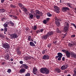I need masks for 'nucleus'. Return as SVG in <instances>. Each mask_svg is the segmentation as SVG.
Returning <instances> with one entry per match:
<instances>
[{"label":"nucleus","mask_w":76,"mask_h":76,"mask_svg":"<svg viewBox=\"0 0 76 76\" xmlns=\"http://www.w3.org/2000/svg\"><path fill=\"white\" fill-rule=\"evenodd\" d=\"M4 31L5 32H7V27H4Z\"/></svg>","instance_id":"473e14b6"},{"label":"nucleus","mask_w":76,"mask_h":76,"mask_svg":"<svg viewBox=\"0 0 76 76\" xmlns=\"http://www.w3.org/2000/svg\"><path fill=\"white\" fill-rule=\"evenodd\" d=\"M36 14H38L39 15L41 16H42V12H40L38 10H36L35 11Z\"/></svg>","instance_id":"1a4fd4ad"},{"label":"nucleus","mask_w":76,"mask_h":76,"mask_svg":"<svg viewBox=\"0 0 76 76\" xmlns=\"http://www.w3.org/2000/svg\"><path fill=\"white\" fill-rule=\"evenodd\" d=\"M10 6L11 7H13V8H15L16 7V6H15V5L12 4H11L10 5Z\"/></svg>","instance_id":"7c9ffc66"},{"label":"nucleus","mask_w":76,"mask_h":76,"mask_svg":"<svg viewBox=\"0 0 76 76\" xmlns=\"http://www.w3.org/2000/svg\"><path fill=\"white\" fill-rule=\"evenodd\" d=\"M49 72H50V71H49L48 69H47V68H45V73L46 74H48L49 73Z\"/></svg>","instance_id":"2eb2a0df"},{"label":"nucleus","mask_w":76,"mask_h":76,"mask_svg":"<svg viewBox=\"0 0 76 76\" xmlns=\"http://www.w3.org/2000/svg\"><path fill=\"white\" fill-rule=\"evenodd\" d=\"M30 46H31V47H35V45L34 43L32 42H30Z\"/></svg>","instance_id":"dca6fc26"},{"label":"nucleus","mask_w":76,"mask_h":76,"mask_svg":"<svg viewBox=\"0 0 76 76\" xmlns=\"http://www.w3.org/2000/svg\"><path fill=\"white\" fill-rule=\"evenodd\" d=\"M9 23H10L11 25V26H14V24L12 21H10L9 22Z\"/></svg>","instance_id":"412c9836"},{"label":"nucleus","mask_w":76,"mask_h":76,"mask_svg":"<svg viewBox=\"0 0 76 76\" xmlns=\"http://www.w3.org/2000/svg\"><path fill=\"white\" fill-rule=\"evenodd\" d=\"M44 31V29H40V32H43V31Z\"/></svg>","instance_id":"864d4df0"},{"label":"nucleus","mask_w":76,"mask_h":76,"mask_svg":"<svg viewBox=\"0 0 76 76\" xmlns=\"http://www.w3.org/2000/svg\"><path fill=\"white\" fill-rule=\"evenodd\" d=\"M20 73H24L25 72V70L23 69H21L20 70Z\"/></svg>","instance_id":"b1692460"},{"label":"nucleus","mask_w":76,"mask_h":76,"mask_svg":"<svg viewBox=\"0 0 76 76\" xmlns=\"http://www.w3.org/2000/svg\"><path fill=\"white\" fill-rule=\"evenodd\" d=\"M29 18H30V19H32L33 18V17H34V15H33L30 13L29 14Z\"/></svg>","instance_id":"4be33fe9"},{"label":"nucleus","mask_w":76,"mask_h":76,"mask_svg":"<svg viewBox=\"0 0 76 76\" xmlns=\"http://www.w3.org/2000/svg\"><path fill=\"white\" fill-rule=\"evenodd\" d=\"M73 56L74 58H76V54H73Z\"/></svg>","instance_id":"8fccbe9b"},{"label":"nucleus","mask_w":76,"mask_h":76,"mask_svg":"<svg viewBox=\"0 0 76 76\" xmlns=\"http://www.w3.org/2000/svg\"><path fill=\"white\" fill-rule=\"evenodd\" d=\"M43 59L44 60H48L50 58V56H49L47 55H44L42 57Z\"/></svg>","instance_id":"6e6552de"},{"label":"nucleus","mask_w":76,"mask_h":76,"mask_svg":"<svg viewBox=\"0 0 76 76\" xmlns=\"http://www.w3.org/2000/svg\"><path fill=\"white\" fill-rule=\"evenodd\" d=\"M66 10H69V8L67 7H66Z\"/></svg>","instance_id":"bf43d9fd"},{"label":"nucleus","mask_w":76,"mask_h":76,"mask_svg":"<svg viewBox=\"0 0 76 76\" xmlns=\"http://www.w3.org/2000/svg\"><path fill=\"white\" fill-rule=\"evenodd\" d=\"M50 19V18H46V20L48 22L49 21Z\"/></svg>","instance_id":"79ce46f5"},{"label":"nucleus","mask_w":76,"mask_h":76,"mask_svg":"<svg viewBox=\"0 0 76 76\" xmlns=\"http://www.w3.org/2000/svg\"><path fill=\"white\" fill-rule=\"evenodd\" d=\"M56 32H58V33H61V31L59 30L58 28H57L56 29Z\"/></svg>","instance_id":"c756f323"},{"label":"nucleus","mask_w":76,"mask_h":76,"mask_svg":"<svg viewBox=\"0 0 76 76\" xmlns=\"http://www.w3.org/2000/svg\"><path fill=\"white\" fill-rule=\"evenodd\" d=\"M67 6H68L69 7H70V8H72V4H71L70 3H67Z\"/></svg>","instance_id":"bb28decb"},{"label":"nucleus","mask_w":76,"mask_h":76,"mask_svg":"<svg viewBox=\"0 0 76 76\" xmlns=\"http://www.w3.org/2000/svg\"><path fill=\"white\" fill-rule=\"evenodd\" d=\"M23 9V11L24 12H25L26 15H27V13H26V12H27V11H28V10H27V9H26V8H24V7Z\"/></svg>","instance_id":"a878e982"},{"label":"nucleus","mask_w":76,"mask_h":76,"mask_svg":"<svg viewBox=\"0 0 76 76\" xmlns=\"http://www.w3.org/2000/svg\"><path fill=\"white\" fill-rule=\"evenodd\" d=\"M71 38H74V37H75V35L74 34V35H71Z\"/></svg>","instance_id":"a18cd8bd"},{"label":"nucleus","mask_w":76,"mask_h":76,"mask_svg":"<svg viewBox=\"0 0 76 76\" xmlns=\"http://www.w3.org/2000/svg\"><path fill=\"white\" fill-rule=\"evenodd\" d=\"M47 22H48L47 21V20H45L43 21V23H44V24H46V23H47Z\"/></svg>","instance_id":"2f4dec72"},{"label":"nucleus","mask_w":76,"mask_h":76,"mask_svg":"<svg viewBox=\"0 0 76 76\" xmlns=\"http://www.w3.org/2000/svg\"><path fill=\"white\" fill-rule=\"evenodd\" d=\"M53 31H50L47 33V34L45 35H43L42 37V39H47V38L49 36H50L51 35H53Z\"/></svg>","instance_id":"f257e3e1"},{"label":"nucleus","mask_w":76,"mask_h":76,"mask_svg":"<svg viewBox=\"0 0 76 76\" xmlns=\"http://www.w3.org/2000/svg\"><path fill=\"white\" fill-rule=\"evenodd\" d=\"M36 32L37 34H39V33L40 32V31L39 30H37L36 31Z\"/></svg>","instance_id":"de8ad7c7"},{"label":"nucleus","mask_w":76,"mask_h":76,"mask_svg":"<svg viewBox=\"0 0 76 76\" xmlns=\"http://www.w3.org/2000/svg\"><path fill=\"white\" fill-rule=\"evenodd\" d=\"M10 37L11 39H15V38H17L18 37V34H12L10 35Z\"/></svg>","instance_id":"20e7f679"},{"label":"nucleus","mask_w":76,"mask_h":76,"mask_svg":"<svg viewBox=\"0 0 76 76\" xmlns=\"http://www.w3.org/2000/svg\"><path fill=\"white\" fill-rule=\"evenodd\" d=\"M54 8L56 10H55L56 12L57 13H59L60 12V11H59L60 10V8L57 6H54Z\"/></svg>","instance_id":"0eeeda50"},{"label":"nucleus","mask_w":76,"mask_h":76,"mask_svg":"<svg viewBox=\"0 0 76 76\" xmlns=\"http://www.w3.org/2000/svg\"><path fill=\"white\" fill-rule=\"evenodd\" d=\"M18 5L21 8V9H23V7H24V6L22 4L20 3H19Z\"/></svg>","instance_id":"a211bd4d"},{"label":"nucleus","mask_w":76,"mask_h":76,"mask_svg":"<svg viewBox=\"0 0 76 76\" xmlns=\"http://www.w3.org/2000/svg\"><path fill=\"white\" fill-rule=\"evenodd\" d=\"M62 10L64 12H66V11H67L66 7H63L62 9Z\"/></svg>","instance_id":"cd10ccee"},{"label":"nucleus","mask_w":76,"mask_h":76,"mask_svg":"<svg viewBox=\"0 0 76 76\" xmlns=\"http://www.w3.org/2000/svg\"><path fill=\"white\" fill-rule=\"evenodd\" d=\"M6 10L4 9H0V13H3L5 12Z\"/></svg>","instance_id":"393cba45"},{"label":"nucleus","mask_w":76,"mask_h":76,"mask_svg":"<svg viewBox=\"0 0 76 76\" xmlns=\"http://www.w3.org/2000/svg\"><path fill=\"white\" fill-rule=\"evenodd\" d=\"M4 58H5V60H9V54H7L5 56Z\"/></svg>","instance_id":"6ab92c4d"},{"label":"nucleus","mask_w":76,"mask_h":76,"mask_svg":"<svg viewBox=\"0 0 76 76\" xmlns=\"http://www.w3.org/2000/svg\"><path fill=\"white\" fill-rule=\"evenodd\" d=\"M55 72H56L57 73H60L61 72V70L59 68H56L55 69Z\"/></svg>","instance_id":"f3484780"},{"label":"nucleus","mask_w":76,"mask_h":76,"mask_svg":"<svg viewBox=\"0 0 76 76\" xmlns=\"http://www.w3.org/2000/svg\"><path fill=\"white\" fill-rule=\"evenodd\" d=\"M21 67H22L23 68H25V69H27L28 67V66H27V65L25 64H22L21 65Z\"/></svg>","instance_id":"ddd939ff"},{"label":"nucleus","mask_w":76,"mask_h":76,"mask_svg":"<svg viewBox=\"0 0 76 76\" xmlns=\"http://www.w3.org/2000/svg\"><path fill=\"white\" fill-rule=\"evenodd\" d=\"M51 44H49L48 45V47L49 48H50L51 47Z\"/></svg>","instance_id":"58836bf2"},{"label":"nucleus","mask_w":76,"mask_h":76,"mask_svg":"<svg viewBox=\"0 0 76 76\" xmlns=\"http://www.w3.org/2000/svg\"><path fill=\"white\" fill-rule=\"evenodd\" d=\"M20 64H23V61H20Z\"/></svg>","instance_id":"6e6d98bb"},{"label":"nucleus","mask_w":76,"mask_h":76,"mask_svg":"<svg viewBox=\"0 0 76 76\" xmlns=\"http://www.w3.org/2000/svg\"><path fill=\"white\" fill-rule=\"evenodd\" d=\"M64 60H65V59H64V57H63L62 58V61H64Z\"/></svg>","instance_id":"680f3d73"},{"label":"nucleus","mask_w":76,"mask_h":76,"mask_svg":"<svg viewBox=\"0 0 76 76\" xmlns=\"http://www.w3.org/2000/svg\"><path fill=\"white\" fill-rule=\"evenodd\" d=\"M24 60L26 61V60H28V56H26L24 58Z\"/></svg>","instance_id":"c9c22d12"},{"label":"nucleus","mask_w":76,"mask_h":76,"mask_svg":"<svg viewBox=\"0 0 76 76\" xmlns=\"http://www.w3.org/2000/svg\"><path fill=\"white\" fill-rule=\"evenodd\" d=\"M10 60L11 61H13V58H11Z\"/></svg>","instance_id":"0e129e2a"},{"label":"nucleus","mask_w":76,"mask_h":76,"mask_svg":"<svg viewBox=\"0 0 76 76\" xmlns=\"http://www.w3.org/2000/svg\"><path fill=\"white\" fill-rule=\"evenodd\" d=\"M13 18H15V19H17V18H18V17H17V16L15 15H13Z\"/></svg>","instance_id":"09e8293b"},{"label":"nucleus","mask_w":76,"mask_h":76,"mask_svg":"<svg viewBox=\"0 0 76 76\" xmlns=\"http://www.w3.org/2000/svg\"><path fill=\"white\" fill-rule=\"evenodd\" d=\"M33 73L34 75H36L37 73V69L35 67H34L33 69Z\"/></svg>","instance_id":"9d476101"},{"label":"nucleus","mask_w":76,"mask_h":76,"mask_svg":"<svg viewBox=\"0 0 76 76\" xmlns=\"http://www.w3.org/2000/svg\"><path fill=\"white\" fill-rule=\"evenodd\" d=\"M17 53L18 54H21V52L20 50H17Z\"/></svg>","instance_id":"f704fd0d"},{"label":"nucleus","mask_w":76,"mask_h":76,"mask_svg":"<svg viewBox=\"0 0 76 76\" xmlns=\"http://www.w3.org/2000/svg\"><path fill=\"white\" fill-rule=\"evenodd\" d=\"M46 53V50H43L42 52V53L43 54H45V53Z\"/></svg>","instance_id":"4c0bfd02"},{"label":"nucleus","mask_w":76,"mask_h":76,"mask_svg":"<svg viewBox=\"0 0 76 76\" xmlns=\"http://www.w3.org/2000/svg\"><path fill=\"white\" fill-rule=\"evenodd\" d=\"M0 31H4V29H3V28H1L0 29Z\"/></svg>","instance_id":"052dcab7"},{"label":"nucleus","mask_w":76,"mask_h":76,"mask_svg":"<svg viewBox=\"0 0 76 76\" xmlns=\"http://www.w3.org/2000/svg\"><path fill=\"white\" fill-rule=\"evenodd\" d=\"M69 47H72L73 46V44L70 43H69L68 44Z\"/></svg>","instance_id":"72a5a7b5"},{"label":"nucleus","mask_w":76,"mask_h":76,"mask_svg":"<svg viewBox=\"0 0 76 76\" xmlns=\"http://www.w3.org/2000/svg\"><path fill=\"white\" fill-rule=\"evenodd\" d=\"M67 33H66L65 34H64V36L65 37H66V35H67Z\"/></svg>","instance_id":"e2e57ef3"},{"label":"nucleus","mask_w":76,"mask_h":76,"mask_svg":"<svg viewBox=\"0 0 76 76\" xmlns=\"http://www.w3.org/2000/svg\"><path fill=\"white\" fill-rule=\"evenodd\" d=\"M2 47L4 48H7V49H9L10 48L9 44L6 42L2 44Z\"/></svg>","instance_id":"7ed1b4c3"},{"label":"nucleus","mask_w":76,"mask_h":76,"mask_svg":"<svg viewBox=\"0 0 76 76\" xmlns=\"http://www.w3.org/2000/svg\"><path fill=\"white\" fill-rule=\"evenodd\" d=\"M40 15H37L36 16V18L37 19H39L40 18Z\"/></svg>","instance_id":"e433bc0d"},{"label":"nucleus","mask_w":76,"mask_h":76,"mask_svg":"<svg viewBox=\"0 0 76 76\" xmlns=\"http://www.w3.org/2000/svg\"><path fill=\"white\" fill-rule=\"evenodd\" d=\"M74 72L75 73V74H76V71H74Z\"/></svg>","instance_id":"774afa93"},{"label":"nucleus","mask_w":76,"mask_h":76,"mask_svg":"<svg viewBox=\"0 0 76 76\" xmlns=\"http://www.w3.org/2000/svg\"><path fill=\"white\" fill-rule=\"evenodd\" d=\"M27 58H28V60H29L31 58V57L30 56H27Z\"/></svg>","instance_id":"5fc2aeb1"},{"label":"nucleus","mask_w":76,"mask_h":76,"mask_svg":"<svg viewBox=\"0 0 76 76\" xmlns=\"http://www.w3.org/2000/svg\"><path fill=\"white\" fill-rule=\"evenodd\" d=\"M9 16H10V18H13V15H9Z\"/></svg>","instance_id":"603ef678"},{"label":"nucleus","mask_w":76,"mask_h":76,"mask_svg":"<svg viewBox=\"0 0 76 76\" xmlns=\"http://www.w3.org/2000/svg\"><path fill=\"white\" fill-rule=\"evenodd\" d=\"M4 0H1V2L2 3H4Z\"/></svg>","instance_id":"13d9d810"},{"label":"nucleus","mask_w":76,"mask_h":76,"mask_svg":"<svg viewBox=\"0 0 76 76\" xmlns=\"http://www.w3.org/2000/svg\"><path fill=\"white\" fill-rule=\"evenodd\" d=\"M55 23L57 25V26H60V23L59 22H58V21H59L58 19V18H57V17H55Z\"/></svg>","instance_id":"423d86ee"},{"label":"nucleus","mask_w":76,"mask_h":76,"mask_svg":"<svg viewBox=\"0 0 76 76\" xmlns=\"http://www.w3.org/2000/svg\"><path fill=\"white\" fill-rule=\"evenodd\" d=\"M62 51L66 53V56L68 58H69L70 56V53L68 51H66L65 50H62Z\"/></svg>","instance_id":"39448f33"},{"label":"nucleus","mask_w":76,"mask_h":76,"mask_svg":"<svg viewBox=\"0 0 76 76\" xmlns=\"http://www.w3.org/2000/svg\"><path fill=\"white\" fill-rule=\"evenodd\" d=\"M71 25H72V26H74L75 27V28H76V26L75 25V24L74 23H72Z\"/></svg>","instance_id":"c03bdc74"},{"label":"nucleus","mask_w":76,"mask_h":76,"mask_svg":"<svg viewBox=\"0 0 76 76\" xmlns=\"http://www.w3.org/2000/svg\"><path fill=\"white\" fill-rule=\"evenodd\" d=\"M33 42H34V43H35V44H37V42H36L35 41H34Z\"/></svg>","instance_id":"69168bd1"},{"label":"nucleus","mask_w":76,"mask_h":76,"mask_svg":"<svg viewBox=\"0 0 76 76\" xmlns=\"http://www.w3.org/2000/svg\"><path fill=\"white\" fill-rule=\"evenodd\" d=\"M30 12L31 13H34V11L33 10H30Z\"/></svg>","instance_id":"49530a36"},{"label":"nucleus","mask_w":76,"mask_h":76,"mask_svg":"<svg viewBox=\"0 0 76 76\" xmlns=\"http://www.w3.org/2000/svg\"><path fill=\"white\" fill-rule=\"evenodd\" d=\"M47 15L48 17H50V16H52V14H50V12H49L47 14Z\"/></svg>","instance_id":"c85d7f7f"},{"label":"nucleus","mask_w":76,"mask_h":76,"mask_svg":"<svg viewBox=\"0 0 76 76\" xmlns=\"http://www.w3.org/2000/svg\"><path fill=\"white\" fill-rule=\"evenodd\" d=\"M61 58L60 57H59L58 58V61H60V60H61Z\"/></svg>","instance_id":"3c124183"},{"label":"nucleus","mask_w":76,"mask_h":76,"mask_svg":"<svg viewBox=\"0 0 76 76\" xmlns=\"http://www.w3.org/2000/svg\"><path fill=\"white\" fill-rule=\"evenodd\" d=\"M45 68H41L40 69V72L42 73H45Z\"/></svg>","instance_id":"4468645a"},{"label":"nucleus","mask_w":76,"mask_h":76,"mask_svg":"<svg viewBox=\"0 0 76 76\" xmlns=\"http://www.w3.org/2000/svg\"><path fill=\"white\" fill-rule=\"evenodd\" d=\"M28 41H33V40L31 39V36H29L28 37Z\"/></svg>","instance_id":"5701e85b"},{"label":"nucleus","mask_w":76,"mask_h":76,"mask_svg":"<svg viewBox=\"0 0 76 76\" xmlns=\"http://www.w3.org/2000/svg\"><path fill=\"white\" fill-rule=\"evenodd\" d=\"M57 55H58V56H56V58H57L58 57H61V58H62V56H63V54L62 53H57Z\"/></svg>","instance_id":"f8f14e48"},{"label":"nucleus","mask_w":76,"mask_h":76,"mask_svg":"<svg viewBox=\"0 0 76 76\" xmlns=\"http://www.w3.org/2000/svg\"><path fill=\"white\" fill-rule=\"evenodd\" d=\"M8 22L6 21L5 23L3 25V26L4 28H7V25H8Z\"/></svg>","instance_id":"aec40b11"},{"label":"nucleus","mask_w":76,"mask_h":76,"mask_svg":"<svg viewBox=\"0 0 76 76\" xmlns=\"http://www.w3.org/2000/svg\"><path fill=\"white\" fill-rule=\"evenodd\" d=\"M25 76H30V73H28L26 74L25 75Z\"/></svg>","instance_id":"a19ab883"},{"label":"nucleus","mask_w":76,"mask_h":76,"mask_svg":"<svg viewBox=\"0 0 76 76\" xmlns=\"http://www.w3.org/2000/svg\"><path fill=\"white\" fill-rule=\"evenodd\" d=\"M37 28V26H34L33 27V29L34 30H36Z\"/></svg>","instance_id":"37998d69"},{"label":"nucleus","mask_w":76,"mask_h":76,"mask_svg":"<svg viewBox=\"0 0 76 76\" xmlns=\"http://www.w3.org/2000/svg\"><path fill=\"white\" fill-rule=\"evenodd\" d=\"M64 25L66 26L64 27V30L65 32H66V31H67V30H68L69 27V23L66 22H65Z\"/></svg>","instance_id":"f03ea898"},{"label":"nucleus","mask_w":76,"mask_h":76,"mask_svg":"<svg viewBox=\"0 0 76 76\" xmlns=\"http://www.w3.org/2000/svg\"><path fill=\"white\" fill-rule=\"evenodd\" d=\"M7 72L10 73L11 72V69H9L7 70Z\"/></svg>","instance_id":"ea45409f"},{"label":"nucleus","mask_w":76,"mask_h":76,"mask_svg":"<svg viewBox=\"0 0 76 76\" xmlns=\"http://www.w3.org/2000/svg\"><path fill=\"white\" fill-rule=\"evenodd\" d=\"M66 66L65 65H63L61 67V70H65V69H66L67 67H68V65H66Z\"/></svg>","instance_id":"9b49d317"},{"label":"nucleus","mask_w":76,"mask_h":76,"mask_svg":"<svg viewBox=\"0 0 76 76\" xmlns=\"http://www.w3.org/2000/svg\"><path fill=\"white\" fill-rule=\"evenodd\" d=\"M62 1H62L61 0H60V3H63V2H62Z\"/></svg>","instance_id":"338daca9"},{"label":"nucleus","mask_w":76,"mask_h":76,"mask_svg":"<svg viewBox=\"0 0 76 76\" xmlns=\"http://www.w3.org/2000/svg\"><path fill=\"white\" fill-rule=\"evenodd\" d=\"M53 43L54 44H56L57 41L53 42Z\"/></svg>","instance_id":"4d7b16f0"}]
</instances>
